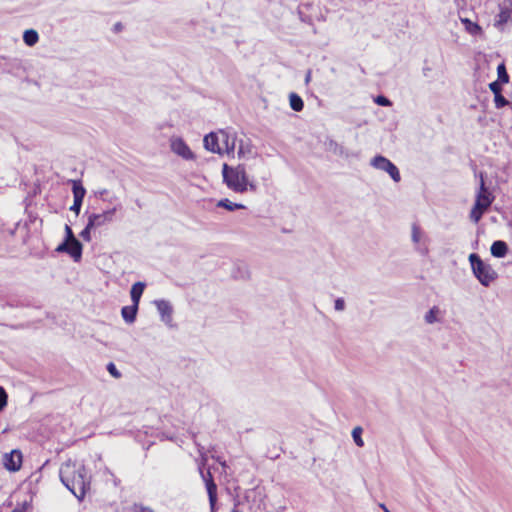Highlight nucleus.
Wrapping results in <instances>:
<instances>
[{
	"label": "nucleus",
	"mask_w": 512,
	"mask_h": 512,
	"mask_svg": "<svg viewBox=\"0 0 512 512\" xmlns=\"http://www.w3.org/2000/svg\"><path fill=\"white\" fill-rule=\"evenodd\" d=\"M63 485L79 500H82L90 486V477L85 466L81 463L68 460L59 470Z\"/></svg>",
	"instance_id": "f257e3e1"
},
{
	"label": "nucleus",
	"mask_w": 512,
	"mask_h": 512,
	"mask_svg": "<svg viewBox=\"0 0 512 512\" xmlns=\"http://www.w3.org/2000/svg\"><path fill=\"white\" fill-rule=\"evenodd\" d=\"M222 175L224 183L234 192L244 193L248 189L255 190V185L248 181L245 169L240 165L232 168L226 163L223 164Z\"/></svg>",
	"instance_id": "f03ea898"
},
{
	"label": "nucleus",
	"mask_w": 512,
	"mask_h": 512,
	"mask_svg": "<svg viewBox=\"0 0 512 512\" xmlns=\"http://www.w3.org/2000/svg\"><path fill=\"white\" fill-rule=\"evenodd\" d=\"M469 262L475 278L481 285L488 287L497 278L496 271L490 264L485 263L477 253L469 255Z\"/></svg>",
	"instance_id": "7ed1b4c3"
},
{
	"label": "nucleus",
	"mask_w": 512,
	"mask_h": 512,
	"mask_svg": "<svg viewBox=\"0 0 512 512\" xmlns=\"http://www.w3.org/2000/svg\"><path fill=\"white\" fill-rule=\"evenodd\" d=\"M297 15L301 22L307 23L313 26V21L315 18L319 20H324L322 15L317 14V6L314 3V0H306L298 3L296 5Z\"/></svg>",
	"instance_id": "20e7f679"
},
{
	"label": "nucleus",
	"mask_w": 512,
	"mask_h": 512,
	"mask_svg": "<svg viewBox=\"0 0 512 512\" xmlns=\"http://www.w3.org/2000/svg\"><path fill=\"white\" fill-rule=\"evenodd\" d=\"M370 165L377 170L387 172L394 182L401 180L400 171L397 166L388 158L382 155H376L370 161Z\"/></svg>",
	"instance_id": "39448f33"
},
{
	"label": "nucleus",
	"mask_w": 512,
	"mask_h": 512,
	"mask_svg": "<svg viewBox=\"0 0 512 512\" xmlns=\"http://www.w3.org/2000/svg\"><path fill=\"white\" fill-rule=\"evenodd\" d=\"M118 207L115 206L111 209L105 210L101 213H91L88 216L89 228L97 229L113 221L114 215Z\"/></svg>",
	"instance_id": "423d86ee"
},
{
	"label": "nucleus",
	"mask_w": 512,
	"mask_h": 512,
	"mask_svg": "<svg viewBox=\"0 0 512 512\" xmlns=\"http://www.w3.org/2000/svg\"><path fill=\"white\" fill-rule=\"evenodd\" d=\"M199 473H200L201 478L205 482L208 497H209L210 507H211V510L213 511L216 501H217V485L213 480V476H212L210 470L205 472L202 467H199Z\"/></svg>",
	"instance_id": "0eeeda50"
},
{
	"label": "nucleus",
	"mask_w": 512,
	"mask_h": 512,
	"mask_svg": "<svg viewBox=\"0 0 512 512\" xmlns=\"http://www.w3.org/2000/svg\"><path fill=\"white\" fill-rule=\"evenodd\" d=\"M480 176V185L479 190L476 194L475 203L477 205H482L483 208H489L491 204L493 203L495 197L491 193V191L486 187L485 181H484V175L482 172L479 174Z\"/></svg>",
	"instance_id": "6e6552de"
},
{
	"label": "nucleus",
	"mask_w": 512,
	"mask_h": 512,
	"mask_svg": "<svg viewBox=\"0 0 512 512\" xmlns=\"http://www.w3.org/2000/svg\"><path fill=\"white\" fill-rule=\"evenodd\" d=\"M171 150L185 160H194L195 154L180 137H172L170 140Z\"/></svg>",
	"instance_id": "1a4fd4ad"
},
{
	"label": "nucleus",
	"mask_w": 512,
	"mask_h": 512,
	"mask_svg": "<svg viewBox=\"0 0 512 512\" xmlns=\"http://www.w3.org/2000/svg\"><path fill=\"white\" fill-rule=\"evenodd\" d=\"M72 192H73L74 201H73L72 206L70 207V210L75 212L76 215H78L81 210V206H82L85 194H86V190L80 181L73 180L72 181Z\"/></svg>",
	"instance_id": "9d476101"
},
{
	"label": "nucleus",
	"mask_w": 512,
	"mask_h": 512,
	"mask_svg": "<svg viewBox=\"0 0 512 512\" xmlns=\"http://www.w3.org/2000/svg\"><path fill=\"white\" fill-rule=\"evenodd\" d=\"M57 252L69 254L74 261H79L82 256V244L79 240L71 242H62L56 248Z\"/></svg>",
	"instance_id": "9b49d317"
},
{
	"label": "nucleus",
	"mask_w": 512,
	"mask_h": 512,
	"mask_svg": "<svg viewBox=\"0 0 512 512\" xmlns=\"http://www.w3.org/2000/svg\"><path fill=\"white\" fill-rule=\"evenodd\" d=\"M4 467L9 471H18L22 464V454L18 450L6 453L3 458Z\"/></svg>",
	"instance_id": "f8f14e48"
},
{
	"label": "nucleus",
	"mask_w": 512,
	"mask_h": 512,
	"mask_svg": "<svg viewBox=\"0 0 512 512\" xmlns=\"http://www.w3.org/2000/svg\"><path fill=\"white\" fill-rule=\"evenodd\" d=\"M203 144L206 150L222 154V146L220 144L219 132H210L203 139Z\"/></svg>",
	"instance_id": "ddd939ff"
},
{
	"label": "nucleus",
	"mask_w": 512,
	"mask_h": 512,
	"mask_svg": "<svg viewBox=\"0 0 512 512\" xmlns=\"http://www.w3.org/2000/svg\"><path fill=\"white\" fill-rule=\"evenodd\" d=\"M220 144L225 147L227 154L234 152L237 145V137L226 130L219 131Z\"/></svg>",
	"instance_id": "4468645a"
},
{
	"label": "nucleus",
	"mask_w": 512,
	"mask_h": 512,
	"mask_svg": "<svg viewBox=\"0 0 512 512\" xmlns=\"http://www.w3.org/2000/svg\"><path fill=\"white\" fill-rule=\"evenodd\" d=\"M155 305L157 307V310L161 316V320L166 323L167 325H170L172 322V313L173 308L171 304L166 300H157L155 301Z\"/></svg>",
	"instance_id": "2eb2a0df"
},
{
	"label": "nucleus",
	"mask_w": 512,
	"mask_h": 512,
	"mask_svg": "<svg viewBox=\"0 0 512 512\" xmlns=\"http://www.w3.org/2000/svg\"><path fill=\"white\" fill-rule=\"evenodd\" d=\"M237 145L239 158L250 157L253 154V147L248 138L237 139Z\"/></svg>",
	"instance_id": "dca6fc26"
},
{
	"label": "nucleus",
	"mask_w": 512,
	"mask_h": 512,
	"mask_svg": "<svg viewBox=\"0 0 512 512\" xmlns=\"http://www.w3.org/2000/svg\"><path fill=\"white\" fill-rule=\"evenodd\" d=\"M490 252L495 258H504L508 253V245L503 240H496L492 243Z\"/></svg>",
	"instance_id": "f3484780"
},
{
	"label": "nucleus",
	"mask_w": 512,
	"mask_h": 512,
	"mask_svg": "<svg viewBox=\"0 0 512 512\" xmlns=\"http://www.w3.org/2000/svg\"><path fill=\"white\" fill-rule=\"evenodd\" d=\"M328 150L334 153L335 155H338L343 158H349L352 153L346 149L344 146L339 144L338 142L334 140H330L327 144Z\"/></svg>",
	"instance_id": "a211bd4d"
},
{
	"label": "nucleus",
	"mask_w": 512,
	"mask_h": 512,
	"mask_svg": "<svg viewBox=\"0 0 512 512\" xmlns=\"http://www.w3.org/2000/svg\"><path fill=\"white\" fill-rule=\"evenodd\" d=\"M145 286L146 285L143 282H136L132 285L131 290H130V296H131V300L134 305H137V306L139 305L140 298L143 294Z\"/></svg>",
	"instance_id": "6ab92c4d"
},
{
	"label": "nucleus",
	"mask_w": 512,
	"mask_h": 512,
	"mask_svg": "<svg viewBox=\"0 0 512 512\" xmlns=\"http://www.w3.org/2000/svg\"><path fill=\"white\" fill-rule=\"evenodd\" d=\"M137 311H138V306L132 304L131 306H124L121 309V315H122L123 319L125 320V322L133 323L136 319Z\"/></svg>",
	"instance_id": "aec40b11"
},
{
	"label": "nucleus",
	"mask_w": 512,
	"mask_h": 512,
	"mask_svg": "<svg viewBox=\"0 0 512 512\" xmlns=\"http://www.w3.org/2000/svg\"><path fill=\"white\" fill-rule=\"evenodd\" d=\"M461 22L463 23L466 31L471 35H478L482 32L481 27L476 22H473L468 18H462Z\"/></svg>",
	"instance_id": "412c9836"
},
{
	"label": "nucleus",
	"mask_w": 512,
	"mask_h": 512,
	"mask_svg": "<svg viewBox=\"0 0 512 512\" xmlns=\"http://www.w3.org/2000/svg\"><path fill=\"white\" fill-rule=\"evenodd\" d=\"M39 40V35L36 30L29 29L23 34V41L28 46H34Z\"/></svg>",
	"instance_id": "4be33fe9"
},
{
	"label": "nucleus",
	"mask_w": 512,
	"mask_h": 512,
	"mask_svg": "<svg viewBox=\"0 0 512 512\" xmlns=\"http://www.w3.org/2000/svg\"><path fill=\"white\" fill-rule=\"evenodd\" d=\"M290 108L296 112H300L304 108V102L302 98L294 92L290 93Z\"/></svg>",
	"instance_id": "5701e85b"
},
{
	"label": "nucleus",
	"mask_w": 512,
	"mask_h": 512,
	"mask_svg": "<svg viewBox=\"0 0 512 512\" xmlns=\"http://www.w3.org/2000/svg\"><path fill=\"white\" fill-rule=\"evenodd\" d=\"M487 209L488 208H483L482 205H477V203H474V206L470 212V219L474 223H478Z\"/></svg>",
	"instance_id": "b1692460"
},
{
	"label": "nucleus",
	"mask_w": 512,
	"mask_h": 512,
	"mask_svg": "<svg viewBox=\"0 0 512 512\" xmlns=\"http://www.w3.org/2000/svg\"><path fill=\"white\" fill-rule=\"evenodd\" d=\"M217 206L221 207V208H225V209H227L229 211H234V210H237V209H244L245 208V206L243 204L233 203V202H231L228 199H221V200H219L218 203H217Z\"/></svg>",
	"instance_id": "393cba45"
},
{
	"label": "nucleus",
	"mask_w": 512,
	"mask_h": 512,
	"mask_svg": "<svg viewBox=\"0 0 512 512\" xmlns=\"http://www.w3.org/2000/svg\"><path fill=\"white\" fill-rule=\"evenodd\" d=\"M440 313V309L437 306H433L430 310L425 314V321L428 324H433L439 321L438 314Z\"/></svg>",
	"instance_id": "a878e982"
},
{
	"label": "nucleus",
	"mask_w": 512,
	"mask_h": 512,
	"mask_svg": "<svg viewBox=\"0 0 512 512\" xmlns=\"http://www.w3.org/2000/svg\"><path fill=\"white\" fill-rule=\"evenodd\" d=\"M497 74H498V80L500 81V83L506 84L509 82V75L507 73L504 63H501L498 65Z\"/></svg>",
	"instance_id": "bb28decb"
},
{
	"label": "nucleus",
	"mask_w": 512,
	"mask_h": 512,
	"mask_svg": "<svg viewBox=\"0 0 512 512\" xmlns=\"http://www.w3.org/2000/svg\"><path fill=\"white\" fill-rule=\"evenodd\" d=\"M362 428L361 427H355L353 430H352V438L355 442V444L358 446V447H363L364 446V441L362 439Z\"/></svg>",
	"instance_id": "cd10ccee"
},
{
	"label": "nucleus",
	"mask_w": 512,
	"mask_h": 512,
	"mask_svg": "<svg viewBox=\"0 0 512 512\" xmlns=\"http://www.w3.org/2000/svg\"><path fill=\"white\" fill-rule=\"evenodd\" d=\"M422 232L420 227L414 223L411 228V238L414 244H418L421 240Z\"/></svg>",
	"instance_id": "c85d7f7f"
},
{
	"label": "nucleus",
	"mask_w": 512,
	"mask_h": 512,
	"mask_svg": "<svg viewBox=\"0 0 512 512\" xmlns=\"http://www.w3.org/2000/svg\"><path fill=\"white\" fill-rule=\"evenodd\" d=\"M494 103L495 107L498 109L510 104V102L502 95V92L494 95Z\"/></svg>",
	"instance_id": "c756f323"
},
{
	"label": "nucleus",
	"mask_w": 512,
	"mask_h": 512,
	"mask_svg": "<svg viewBox=\"0 0 512 512\" xmlns=\"http://www.w3.org/2000/svg\"><path fill=\"white\" fill-rule=\"evenodd\" d=\"M92 230H95L94 228H89V223L87 222L85 228L81 231L80 233V237L86 241V242H90L91 241V231Z\"/></svg>",
	"instance_id": "7c9ffc66"
},
{
	"label": "nucleus",
	"mask_w": 512,
	"mask_h": 512,
	"mask_svg": "<svg viewBox=\"0 0 512 512\" xmlns=\"http://www.w3.org/2000/svg\"><path fill=\"white\" fill-rule=\"evenodd\" d=\"M374 102L376 104H378L379 106H383V107H389L392 105V102L386 96H383V95H378L374 99Z\"/></svg>",
	"instance_id": "2f4dec72"
},
{
	"label": "nucleus",
	"mask_w": 512,
	"mask_h": 512,
	"mask_svg": "<svg viewBox=\"0 0 512 512\" xmlns=\"http://www.w3.org/2000/svg\"><path fill=\"white\" fill-rule=\"evenodd\" d=\"M502 84L499 80L493 81L489 84V89L494 95L499 94L502 92Z\"/></svg>",
	"instance_id": "473e14b6"
},
{
	"label": "nucleus",
	"mask_w": 512,
	"mask_h": 512,
	"mask_svg": "<svg viewBox=\"0 0 512 512\" xmlns=\"http://www.w3.org/2000/svg\"><path fill=\"white\" fill-rule=\"evenodd\" d=\"M107 370L110 373V375L116 379H119L121 377L120 371L116 368L115 364L110 362L107 365Z\"/></svg>",
	"instance_id": "72a5a7b5"
},
{
	"label": "nucleus",
	"mask_w": 512,
	"mask_h": 512,
	"mask_svg": "<svg viewBox=\"0 0 512 512\" xmlns=\"http://www.w3.org/2000/svg\"><path fill=\"white\" fill-rule=\"evenodd\" d=\"M78 240L69 225H65V240L63 242H71Z\"/></svg>",
	"instance_id": "f704fd0d"
},
{
	"label": "nucleus",
	"mask_w": 512,
	"mask_h": 512,
	"mask_svg": "<svg viewBox=\"0 0 512 512\" xmlns=\"http://www.w3.org/2000/svg\"><path fill=\"white\" fill-rule=\"evenodd\" d=\"M497 17H498V19H497L498 24L506 23L508 21V19L510 18V12H509V10H501Z\"/></svg>",
	"instance_id": "c9c22d12"
},
{
	"label": "nucleus",
	"mask_w": 512,
	"mask_h": 512,
	"mask_svg": "<svg viewBox=\"0 0 512 512\" xmlns=\"http://www.w3.org/2000/svg\"><path fill=\"white\" fill-rule=\"evenodd\" d=\"M7 405V393L4 388L0 386V411Z\"/></svg>",
	"instance_id": "e433bc0d"
},
{
	"label": "nucleus",
	"mask_w": 512,
	"mask_h": 512,
	"mask_svg": "<svg viewBox=\"0 0 512 512\" xmlns=\"http://www.w3.org/2000/svg\"><path fill=\"white\" fill-rule=\"evenodd\" d=\"M334 308L336 311H343L345 309V300L341 297L335 299Z\"/></svg>",
	"instance_id": "4c0bfd02"
},
{
	"label": "nucleus",
	"mask_w": 512,
	"mask_h": 512,
	"mask_svg": "<svg viewBox=\"0 0 512 512\" xmlns=\"http://www.w3.org/2000/svg\"><path fill=\"white\" fill-rule=\"evenodd\" d=\"M203 449H204L203 447H199L198 451H199L200 457H201L199 467H202L204 469V466L207 462V455L202 451Z\"/></svg>",
	"instance_id": "58836bf2"
},
{
	"label": "nucleus",
	"mask_w": 512,
	"mask_h": 512,
	"mask_svg": "<svg viewBox=\"0 0 512 512\" xmlns=\"http://www.w3.org/2000/svg\"><path fill=\"white\" fill-rule=\"evenodd\" d=\"M134 512H154L151 508L142 505H134Z\"/></svg>",
	"instance_id": "ea45409f"
},
{
	"label": "nucleus",
	"mask_w": 512,
	"mask_h": 512,
	"mask_svg": "<svg viewBox=\"0 0 512 512\" xmlns=\"http://www.w3.org/2000/svg\"><path fill=\"white\" fill-rule=\"evenodd\" d=\"M106 193H107V190H106V189H103V190L98 191V195H99L100 197H103V195H104V194H106Z\"/></svg>",
	"instance_id": "a19ab883"
},
{
	"label": "nucleus",
	"mask_w": 512,
	"mask_h": 512,
	"mask_svg": "<svg viewBox=\"0 0 512 512\" xmlns=\"http://www.w3.org/2000/svg\"><path fill=\"white\" fill-rule=\"evenodd\" d=\"M380 507L384 510V512H390L384 504H381Z\"/></svg>",
	"instance_id": "79ce46f5"
},
{
	"label": "nucleus",
	"mask_w": 512,
	"mask_h": 512,
	"mask_svg": "<svg viewBox=\"0 0 512 512\" xmlns=\"http://www.w3.org/2000/svg\"><path fill=\"white\" fill-rule=\"evenodd\" d=\"M310 75H311V72L309 71V72L307 73V75H306V78H305L306 83H307V82H309V80H310Z\"/></svg>",
	"instance_id": "37998d69"
},
{
	"label": "nucleus",
	"mask_w": 512,
	"mask_h": 512,
	"mask_svg": "<svg viewBox=\"0 0 512 512\" xmlns=\"http://www.w3.org/2000/svg\"><path fill=\"white\" fill-rule=\"evenodd\" d=\"M12 512H24V510H23V509L16 508V509H14Z\"/></svg>",
	"instance_id": "c03bdc74"
},
{
	"label": "nucleus",
	"mask_w": 512,
	"mask_h": 512,
	"mask_svg": "<svg viewBox=\"0 0 512 512\" xmlns=\"http://www.w3.org/2000/svg\"><path fill=\"white\" fill-rule=\"evenodd\" d=\"M426 72H429V68L424 69V74L426 75Z\"/></svg>",
	"instance_id": "a18cd8bd"
}]
</instances>
